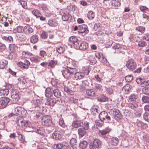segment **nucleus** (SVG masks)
Segmentation results:
<instances>
[{
	"label": "nucleus",
	"instance_id": "nucleus-58",
	"mask_svg": "<svg viewBox=\"0 0 149 149\" xmlns=\"http://www.w3.org/2000/svg\"><path fill=\"white\" fill-rule=\"evenodd\" d=\"M24 67L25 69H27L29 66V65H30V62L29 61L26 60H25L24 61Z\"/></svg>",
	"mask_w": 149,
	"mask_h": 149
},
{
	"label": "nucleus",
	"instance_id": "nucleus-18",
	"mask_svg": "<svg viewBox=\"0 0 149 149\" xmlns=\"http://www.w3.org/2000/svg\"><path fill=\"white\" fill-rule=\"evenodd\" d=\"M3 58V56L0 55V68L1 69L3 68L8 63V61Z\"/></svg>",
	"mask_w": 149,
	"mask_h": 149
},
{
	"label": "nucleus",
	"instance_id": "nucleus-24",
	"mask_svg": "<svg viewBox=\"0 0 149 149\" xmlns=\"http://www.w3.org/2000/svg\"><path fill=\"white\" fill-rule=\"evenodd\" d=\"M131 90L130 86L129 84L125 85L123 88L122 90L125 94H128Z\"/></svg>",
	"mask_w": 149,
	"mask_h": 149
},
{
	"label": "nucleus",
	"instance_id": "nucleus-43",
	"mask_svg": "<svg viewBox=\"0 0 149 149\" xmlns=\"http://www.w3.org/2000/svg\"><path fill=\"white\" fill-rule=\"evenodd\" d=\"M56 50L57 52L59 54H62L65 51V48L64 47L61 46L56 47Z\"/></svg>",
	"mask_w": 149,
	"mask_h": 149
},
{
	"label": "nucleus",
	"instance_id": "nucleus-26",
	"mask_svg": "<svg viewBox=\"0 0 149 149\" xmlns=\"http://www.w3.org/2000/svg\"><path fill=\"white\" fill-rule=\"evenodd\" d=\"M38 37L36 35L32 36L30 38V42L33 44L36 43L38 41Z\"/></svg>",
	"mask_w": 149,
	"mask_h": 149
},
{
	"label": "nucleus",
	"instance_id": "nucleus-16",
	"mask_svg": "<svg viewBox=\"0 0 149 149\" xmlns=\"http://www.w3.org/2000/svg\"><path fill=\"white\" fill-rule=\"evenodd\" d=\"M75 71L74 72V74L76 80L81 79L84 77V73L80 72H77L76 68Z\"/></svg>",
	"mask_w": 149,
	"mask_h": 149
},
{
	"label": "nucleus",
	"instance_id": "nucleus-50",
	"mask_svg": "<svg viewBox=\"0 0 149 149\" xmlns=\"http://www.w3.org/2000/svg\"><path fill=\"white\" fill-rule=\"evenodd\" d=\"M56 63L54 60H51L49 61L48 63V66L52 68H54L56 65Z\"/></svg>",
	"mask_w": 149,
	"mask_h": 149
},
{
	"label": "nucleus",
	"instance_id": "nucleus-42",
	"mask_svg": "<svg viewBox=\"0 0 149 149\" xmlns=\"http://www.w3.org/2000/svg\"><path fill=\"white\" fill-rule=\"evenodd\" d=\"M136 30L143 33L145 31V28L143 26H139L136 27Z\"/></svg>",
	"mask_w": 149,
	"mask_h": 149
},
{
	"label": "nucleus",
	"instance_id": "nucleus-30",
	"mask_svg": "<svg viewBox=\"0 0 149 149\" xmlns=\"http://www.w3.org/2000/svg\"><path fill=\"white\" fill-rule=\"evenodd\" d=\"M81 121L78 120L74 121L72 124V126L74 127L77 128L81 126Z\"/></svg>",
	"mask_w": 149,
	"mask_h": 149
},
{
	"label": "nucleus",
	"instance_id": "nucleus-34",
	"mask_svg": "<svg viewBox=\"0 0 149 149\" xmlns=\"http://www.w3.org/2000/svg\"><path fill=\"white\" fill-rule=\"evenodd\" d=\"M95 17L94 12L93 11H89L88 13V17L90 19H93Z\"/></svg>",
	"mask_w": 149,
	"mask_h": 149
},
{
	"label": "nucleus",
	"instance_id": "nucleus-40",
	"mask_svg": "<svg viewBox=\"0 0 149 149\" xmlns=\"http://www.w3.org/2000/svg\"><path fill=\"white\" fill-rule=\"evenodd\" d=\"M118 142V139L116 137L113 138L111 141V144L115 146L117 145Z\"/></svg>",
	"mask_w": 149,
	"mask_h": 149
},
{
	"label": "nucleus",
	"instance_id": "nucleus-39",
	"mask_svg": "<svg viewBox=\"0 0 149 149\" xmlns=\"http://www.w3.org/2000/svg\"><path fill=\"white\" fill-rule=\"evenodd\" d=\"M64 146V145L62 143H58L54 144L53 147L55 149H61Z\"/></svg>",
	"mask_w": 149,
	"mask_h": 149
},
{
	"label": "nucleus",
	"instance_id": "nucleus-32",
	"mask_svg": "<svg viewBox=\"0 0 149 149\" xmlns=\"http://www.w3.org/2000/svg\"><path fill=\"white\" fill-rule=\"evenodd\" d=\"M53 94L54 96L57 98H59L61 96V93L58 89L53 90Z\"/></svg>",
	"mask_w": 149,
	"mask_h": 149
},
{
	"label": "nucleus",
	"instance_id": "nucleus-38",
	"mask_svg": "<svg viewBox=\"0 0 149 149\" xmlns=\"http://www.w3.org/2000/svg\"><path fill=\"white\" fill-rule=\"evenodd\" d=\"M87 146V143L86 141H83L80 142L79 144V147L80 148L84 149Z\"/></svg>",
	"mask_w": 149,
	"mask_h": 149
},
{
	"label": "nucleus",
	"instance_id": "nucleus-1",
	"mask_svg": "<svg viewBox=\"0 0 149 149\" xmlns=\"http://www.w3.org/2000/svg\"><path fill=\"white\" fill-rule=\"evenodd\" d=\"M16 122L17 125L20 127H32V129L33 128L30 121L24 120L23 118L20 117H18L17 118Z\"/></svg>",
	"mask_w": 149,
	"mask_h": 149
},
{
	"label": "nucleus",
	"instance_id": "nucleus-6",
	"mask_svg": "<svg viewBox=\"0 0 149 149\" xmlns=\"http://www.w3.org/2000/svg\"><path fill=\"white\" fill-rule=\"evenodd\" d=\"M11 94V97L14 100L17 101L20 98V93L17 89H13Z\"/></svg>",
	"mask_w": 149,
	"mask_h": 149
},
{
	"label": "nucleus",
	"instance_id": "nucleus-23",
	"mask_svg": "<svg viewBox=\"0 0 149 149\" xmlns=\"http://www.w3.org/2000/svg\"><path fill=\"white\" fill-rule=\"evenodd\" d=\"M24 32L26 34H29L33 31V29L28 26H25L24 28Z\"/></svg>",
	"mask_w": 149,
	"mask_h": 149
},
{
	"label": "nucleus",
	"instance_id": "nucleus-36",
	"mask_svg": "<svg viewBox=\"0 0 149 149\" xmlns=\"http://www.w3.org/2000/svg\"><path fill=\"white\" fill-rule=\"evenodd\" d=\"M128 107L132 109H134L137 107L138 104L136 102H134L130 103L128 104Z\"/></svg>",
	"mask_w": 149,
	"mask_h": 149
},
{
	"label": "nucleus",
	"instance_id": "nucleus-20",
	"mask_svg": "<svg viewBox=\"0 0 149 149\" xmlns=\"http://www.w3.org/2000/svg\"><path fill=\"white\" fill-rule=\"evenodd\" d=\"M53 90L49 87L47 88L45 91L46 97H49L52 96L53 94Z\"/></svg>",
	"mask_w": 149,
	"mask_h": 149
},
{
	"label": "nucleus",
	"instance_id": "nucleus-22",
	"mask_svg": "<svg viewBox=\"0 0 149 149\" xmlns=\"http://www.w3.org/2000/svg\"><path fill=\"white\" fill-rule=\"evenodd\" d=\"M78 132L79 137H82L86 133V130L84 128H81L78 129Z\"/></svg>",
	"mask_w": 149,
	"mask_h": 149
},
{
	"label": "nucleus",
	"instance_id": "nucleus-2",
	"mask_svg": "<svg viewBox=\"0 0 149 149\" xmlns=\"http://www.w3.org/2000/svg\"><path fill=\"white\" fill-rule=\"evenodd\" d=\"M41 124L44 126H50L53 125L52 118L49 116H43L40 121Z\"/></svg>",
	"mask_w": 149,
	"mask_h": 149
},
{
	"label": "nucleus",
	"instance_id": "nucleus-4",
	"mask_svg": "<svg viewBox=\"0 0 149 149\" xmlns=\"http://www.w3.org/2000/svg\"><path fill=\"white\" fill-rule=\"evenodd\" d=\"M66 8L62 9L60 12V14L62 16V19L64 21H67L69 19L70 15L69 14L70 11Z\"/></svg>",
	"mask_w": 149,
	"mask_h": 149
},
{
	"label": "nucleus",
	"instance_id": "nucleus-52",
	"mask_svg": "<svg viewBox=\"0 0 149 149\" xmlns=\"http://www.w3.org/2000/svg\"><path fill=\"white\" fill-rule=\"evenodd\" d=\"M21 5L24 9H26L27 8V5L26 2L25 1H19Z\"/></svg>",
	"mask_w": 149,
	"mask_h": 149
},
{
	"label": "nucleus",
	"instance_id": "nucleus-63",
	"mask_svg": "<svg viewBox=\"0 0 149 149\" xmlns=\"http://www.w3.org/2000/svg\"><path fill=\"white\" fill-rule=\"evenodd\" d=\"M142 38L147 41H149V34L146 33L144 34L142 36Z\"/></svg>",
	"mask_w": 149,
	"mask_h": 149
},
{
	"label": "nucleus",
	"instance_id": "nucleus-62",
	"mask_svg": "<svg viewBox=\"0 0 149 149\" xmlns=\"http://www.w3.org/2000/svg\"><path fill=\"white\" fill-rule=\"evenodd\" d=\"M77 141L76 139L72 138L70 141V143L71 145H75L76 144Z\"/></svg>",
	"mask_w": 149,
	"mask_h": 149
},
{
	"label": "nucleus",
	"instance_id": "nucleus-60",
	"mask_svg": "<svg viewBox=\"0 0 149 149\" xmlns=\"http://www.w3.org/2000/svg\"><path fill=\"white\" fill-rule=\"evenodd\" d=\"M41 8L43 11L46 12L48 10V7L45 4H42L41 6Z\"/></svg>",
	"mask_w": 149,
	"mask_h": 149
},
{
	"label": "nucleus",
	"instance_id": "nucleus-13",
	"mask_svg": "<svg viewBox=\"0 0 149 149\" xmlns=\"http://www.w3.org/2000/svg\"><path fill=\"white\" fill-rule=\"evenodd\" d=\"M88 43L85 41L82 42L79 45L77 46L76 49H79L80 50H86L88 48Z\"/></svg>",
	"mask_w": 149,
	"mask_h": 149
},
{
	"label": "nucleus",
	"instance_id": "nucleus-28",
	"mask_svg": "<svg viewBox=\"0 0 149 149\" xmlns=\"http://www.w3.org/2000/svg\"><path fill=\"white\" fill-rule=\"evenodd\" d=\"M57 22L53 19H49L48 21V24L50 26L55 27L57 26Z\"/></svg>",
	"mask_w": 149,
	"mask_h": 149
},
{
	"label": "nucleus",
	"instance_id": "nucleus-49",
	"mask_svg": "<svg viewBox=\"0 0 149 149\" xmlns=\"http://www.w3.org/2000/svg\"><path fill=\"white\" fill-rule=\"evenodd\" d=\"M30 60L32 62L38 63L40 61V59L37 57H31Z\"/></svg>",
	"mask_w": 149,
	"mask_h": 149
},
{
	"label": "nucleus",
	"instance_id": "nucleus-53",
	"mask_svg": "<svg viewBox=\"0 0 149 149\" xmlns=\"http://www.w3.org/2000/svg\"><path fill=\"white\" fill-rule=\"evenodd\" d=\"M142 100L144 103L149 102V97L147 96H143L142 98Z\"/></svg>",
	"mask_w": 149,
	"mask_h": 149
},
{
	"label": "nucleus",
	"instance_id": "nucleus-56",
	"mask_svg": "<svg viewBox=\"0 0 149 149\" xmlns=\"http://www.w3.org/2000/svg\"><path fill=\"white\" fill-rule=\"evenodd\" d=\"M68 99L71 103H76L77 101V100L73 97H68Z\"/></svg>",
	"mask_w": 149,
	"mask_h": 149
},
{
	"label": "nucleus",
	"instance_id": "nucleus-27",
	"mask_svg": "<svg viewBox=\"0 0 149 149\" xmlns=\"http://www.w3.org/2000/svg\"><path fill=\"white\" fill-rule=\"evenodd\" d=\"M111 3L112 5L115 7H119L120 5V1L119 0H112Z\"/></svg>",
	"mask_w": 149,
	"mask_h": 149
},
{
	"label": "nucleus",
	"instance_id": "nucleus-3",
	"mask_svg": "<svg viewBox=\"0 0 149 149\" xmlns=\"http://www.w3.org/2000/svg\"><path fill=\"white\" fill-rule=\"evenodd\" d=\"M75 68L67 67V68L62 71L63 76L66 79L71 77V75L74 74V72H75Z\"/></svg>",
	"mask_w": 149,
	"mask_h": 149
},
{
	"label": "nucleus",
	"instance_id": "nucleus-51",
	"mask_svg": "<svg viewBox=\"0 0 149 149\" xmlns=\"http://www.w3.org/2000/svg\"><path fill=\"white\" fill-rule=\"evenodd\" d=\"M133 79V77L131 75L127 76L125 77V79L126 81L130 82Z\"/></svg>",
	"mask_w": 149,
	"mask_h": 149
},
{
	"label": "nucleus",
	"instance_id": "nucleus-29",
	"mask_svg": "<svg viewBox=\"0 0 149 149\" xmlns=\"http://www.w3.org/2000/svg\"><path fill=\"white\" fill-rule=\"evenodd\" d=\"M9 93V90L7 89H3L0 90V95L1 96L7 95Z\"/></svg>",
	"mask_w": 149,
	"mask_h": 149
},
{
	"label": "nucleus",
	"instance_id": "nucleus-57",
	"mask_svg": "<svg viewBox=\"0 0 149 149\" xmlns=\"http://www.w3.org/2000/svg\"><path fill=\"white\" fill-rule=\"evenodd\" d=\"M59 124L63 127H65V125L63 120L62 118H61L59 119Z\"/></svg>",
	"mask_w": 149,
	"mask_h": 149
},
{
	"label": "nucleus",
	"instance_id": "nucleus-12",
	"mask_svg": "<svg viewBox=\"0 0 149 149\" xmlns=\"http://www.w3.org/2000/svg\"><path fill=\"white\" fill-rule=\"evenodd\" d=\"M99 117L101 120L100 121L105 119L107 120H111L110 116H108L107 113L105 111L100 112L99 115Z\"/></svg>",
	"mask_w": 149,
	"mask_h": 149
},
{
	"label": "nucleus",
	"instance_id": "nucleus-59",
	"mask_svg": "<svg viewBox=\"0 0 149 149\" xmlns=\"http://www.w3.org/2000/svg\"><path fill=\"white\" fill-rule=\"evenodd\" d=\"M143 118L146 121L149 122V114L147 113H145L144 114Z\"/></svg>",
	"mask_w": 149,
	"mask_h": 149
},
{
	"label": "nucleus",
	"instance_id": "nucleus-14",
	"mask_svg": "<svg viewBox=\"0 0 149 149\" xmlns=\"http://www.w3.org/2000/svg\"><path fill=\"white\" fill-rule=\"evenodd\" d=\"M112 114L115 118L117 120H120L122 118V116L119 111L117 109H114Z\"/></svg>",
	"mask_w": 149,
	"mask_h": 149
},
{
	"label": "nucleus",
	"instance_id": "nucleus-41",
	"mask_svg": "<svg viewBox=\"0 0 149 149\" xmlns=\"http://www.w3.org/2000/svg\"><path fill=\"white\" fill-rule=\"evenodd\" d=\"M138 96L137 95L133 94L130 95L128 99L130 101L134 102L138 99Z\"/></svg>",
	"mask_w": 149,
	"mask_h": 149
},
{
	"label": "nucleus",
	"instance_id": "nucleus-7",
	"mask_svg": "<svg viewBox=\"0 0 149 149\" xmlns=\"http://www.w3.org/2000/svg\"><path fill=\"white\" fill-rule=\"evenodd\" d=\"M126 66L130 70H133L136 68L137 65L134 60L129 59L127 61Z\"/></svg>",
	"mask_w": 149,
	"mask_h": 149
},
{
	"label": "nucleus",
	"instance_id": "nucleus-21",
	"mask_svg": "<svg viewBox=\"0 0 149 149\" xmlns=\"http://www.w3.org/2000/svg\"><path fill=\"white\" fill-rule=\"evenodd\" d=\"M56 103V101L54 99L49 98L47 100V101L45 103V104L50 106H53Z\"/></svg>",
	"mask_w": 149,
	"mask_h": 149
},
{
	"label": "nucleus",
	"instance_id": "nucleus-61",
	"mask_svg": "<svg viewBox=\"0 0 149 149\" xmlns=\"http://www.w3.org/2000/svg\"><path fill=\"white\" fill-rule=\"evenodd\" d=\"M144 80L140 77L136 79V81L137 83L142 84H143Z\"/></svg>",
	"mask_w": 149,
	"mask_h": 149
},
{
	"label": "nucleus",
	"instance_id": "nucleus-35",
	"mask_svg": "<svg viewBox=\"0 0 149 149\" xmlns=\"http://www.w3.org/2000/svg\"><path fill=\"white\" fill-rule=\"evenodd\" d=\"M23 31H24V28L22 26H18L16 29L13 30V32L15 33H16L17 32L21 33L23 32Z\"/></svg>",
	"mask_w": 149,
	"mask_h": 149
},
{
	"label": "nucleus",
	"instance_id": "nucleus-46",
	"mask_svg": "<svg viewBox=\"0 0 149 149\" xmlns=\"http://www.w3.org/2000/svg\"><path fill=\"white\" fill-rule=\"evenodd\" d=\"M98 100L101 102H105L107 101L108 98L106 96L103 95H102L98 97Z\"/></svg>",
	"mask_w": 149,
	"mask_h": 149
},
{
	"label": "nucleus",
	"instance_id": "nucleus-10",
	"mask_svg": "<svg viewBox=\"0 0 149 149\" xmlns=\"http://www.w3.org/2000/svg\"><path fill=\"white\" fill-rule=\"evenodd\" d=\"M31 103L32 104L31 107V109H32L31 110H30L29 111H32L35 109L36 108L37 110H38L39 107L41 104V102L39 100H33L32 101Z\"/></svg>",
	"mask_w": 149,
	"mask_h": 149
},
{
	"label": "nucleus",
	"instance_id": "nucleus-9",
	"mask_svg": "<svg viewBox=\"0 0 149 149\" xmlns=\"http://www.w3.org/2000/svg\"><path fill=\"white\" fill-rule=\"evenodd\" d=\"M102 144L101 141L98 139H95L93 141L92 145L90 146V149H96L101 147Z\"/></svg>",
	"mask_w": 149,
	"mask_h": 149
},
{
	"label": "nucleus",
	"instance_id": "nucleus-31",
	"mask_svg": "<svg viewBox=\"0 0 149 149\" xmlns=\"http://www.w3.org/2000/svg\"><path fill=\"white\" fill-rule=\"evenodd\" d=\"M29 131H35L36 132L41 135H42L43 134V130L42 128H40L37 129H35L33 130H29Z\"/></svg>",
	"mask_w": 149,
	"mask_h": 149
},
{
	"label": "nucleus",
	"instance_id": "nucleus-48",
	"mask_svg": "<svg viewBox=\"0 0 149 149\" xmlns=\"http://www.w3.org/2000/svg\"><path fill=\"white\" fill-rule=\"evenodd\" d=\"M31 54L30 53L24 51L22 53V56L25 58H29Z\"/></svg>",
	"mask_w": 149,
	"mask_h": 149
},
{
	"label": "nucleus",
	"instance_id": "nucleus-8",
	"mask_svg": "<svg viewBox=\"0 0 149 149\" xmlns=\"http://www.w3.org/2000/svg\"><path fill=\"white\" fill-rule=\"evenodd\" d=\"M10 101V99L6 97H2L0 98V108H5Z\"/></svg>",
	"mask_w": 149,
	"mask_h": 149
},
{
	"label": "nucleus",
	"instance_id": "nucleus-33",
	"mask_svg": "<svg viewBox=\"0 0 149 149\" xmlns=\"http://www.w3.org/2000/svg\"><path fill=\"white\" fill-rule=\"evenodd\" d=\"M129 38L130 41L133 42L138 41L139 39V36L133 35L130 36Z\"/></svg>",
	"mask_w": 149,
	"mask_h": 149
},
{
	"label": "nucleus",
	"instance_id": "nucleus-5",
	"mask_svg": "<svg viewBox=\"0 0 149 149\" xmlns=\"http://www.w3.org/2000/svg\"><path fill=\"white\" fill-rule=\"evenodd\" d=\"M14 113L16 115H19L24 116L27 113L26 111L24 109L21 107H17L15 109Z\"/></svg>",
	"mask_w": 149,
	"mask_h": 149
},
{
	"label": "nucleus",
	"instance_id": "nucleus-44",
	"mask_svg": "<svg viewBox=\"0 0 149 149\" xmlns=\"http://www.w3.org/2000/svg\"><path fill=\"white\" fill-rule=\"evenodd\" d=\"M82 72L84 73V76L85 75H87L88 74L90 71L87 67H83L82 68Z\"/></svg>",
	"mask_w": 149,
	"mask_h": 149
},
{
	"label": "nucleus",
	"instance_id": "nucleus-19",
	"mask_svg": "<svg viewBox=\"0 0 149 149\" xmlns=\"http://www.w3.org/2000/svg\"><path fill=\"white\" fill-rule=\"evenodd\" d=\"M52 137L56 140H60L62 137L61 133L59 131H55L52 134Z\"/></svg>",
	"mask_w": 149,
	"mask_h": 149
},
{
	"label": "nucleus",
	"instance_id": "nucleus-17",
	"mask_svg": "<svg viewBox=\"0 0 149 149\" xmlns=\"http://www.w3.org/2000/svg\"><path fill=\"white\" fill-rule=\"evenodd\" d=\"M111 130V129L107 127L102 130L99 131L98 134L100 136L103 137L104 135L109 133Z\"/></svg>",
	"mask_w": 149,
	"mask_h": 149
},
{
	"label": "nucleus",
	"instance_id": "nucleus-45",
	"mask_svg": "<svg viewBox=\"0 0 149 149\" xmlns=\"http://www.w3.org/2000/svg\"><path fill=\"white\" fill-rule=\"evenodd\" d=\"M9 48L11 52H14L17 49V46L15 44H10L9 46Z\"/></svg>",
	"mask_w": 149,
	"mask_h": 149
},
{
	"label": "nucleus",
	"instance_id": "nucleus-11",
	"mask_svg": "<svg viewBox=\"0 0 149 149\" xmlns=\"http://www.w3.org/2000/svg\"><path fill=\"white\" fill-rule=\"evenodd\" d=\"M69 42L71 45H72L74 48L76 49L78 45L79 41L77 38L75 36H72L69 39Z\"/></svg>",
	"mask_w": 149,
	"mask_h": 149
},
{
	"label": "nucleus",
	"instance_id": "nucleus-64",
	"mask_svg": "<svg viewBox=\"0 0 149 149\" xmlns=\"http://www.w3.org/2000/svg\"><path fill=\"white\" fill-rule=\"evenodd\" d=\"M140 10L143 12H146L148 11V8L145 6H142L140 7Z\"/></svg>",
	"mask_w": 149,
	"mask_h": 149
},
{
	"label": "nucleus",
	"instance_id": "nucleus-47",
	"mask_svg": "<svg viewBox=\"0 0 149 149\" xmlns=\"http://www.w3.org/2000/svg\"><path fill=\"white\" fill-rule=\"evenodd\" d=\"M91 113L93 115H95L98 113V110L95 107H92L91 109Z\"/></svg>",
	"mask_w": 149,
	"mask_h": 149
},
{
	"label": "nucleus",
	"instance_id": "nucleus-15",
	"mask_svg": "<svg viewBox=\"0 0 149 149\" xmlns=\"http://www.w3.org/2000/svg\"><path fill=\"white\" fill-rule=\"evenodd\" d=\"M87 28V26L86 25L83 24L79 25L78 32L80 33H84L85 34H86L88 32Z\"/></svg>",
	"mask_w": 149,
	"mask_h": 149
},
{
	"label": "nucleus",
	"instance_id": "nucleus-25",
	"mask_svg": "<svg viewBox=\"0 0 149 149\" xmlns=\"http://www.w3.org/2000/svg\"><path fill=\"white\" fill-rule=\"evenodd\" d=\"M86 94L89 96H94L95 95V92L92 89H88L86 90Z\"/></svg>",
	"mask_w": 149,
	"mask_h": 149
},
{
	"label": "nucleus",
	"instance_id": "nucleus-37",
	"mask_svg": "<svg viewBox=\"0 0 149 149\" xmlns=\"http://www.w3.org/2000/svg\"><path fill=\"white\" fill-rule=\"evenodd\" d=\"M32 14L37 17H40L41 15V14L39 10L37 9H34L32 11Z\"/></svg>",
	"mask_w": 149,
	"mask_h": 149
},
{
	"label": "nucleus",
	"instance_id": "nucleus-55",
	"mask_svg": "<svg viewBox=\"0 0 149 149\" xmlns=\"http://www.w3.org/2000/svg\"><path fill=\"white\" fill-rule=\"evenodd\" d=\"M2 39L10 42L13 41L12 37L11 36L8 37L4 36L2 37Z\"/></svg>",
	"mask_w": 149,
	"mask_h": 149
},
{
	"label": "nucleus",
	"instance_id": "nucleus-54",
	"mask_svg": "<svg viewBox=\"0 0 149 149\" xmlns=\"http://www.w3.org/2000/svg\"><path fill=\"white\" fill-rule=\"evenodd\" d=\"M114 91L113 88L112 87H109L107 88V93L111 95L113 93Z\"/></svg>",
	"mask_w": 149,
	"mask_h": 149
}]
</instances>
